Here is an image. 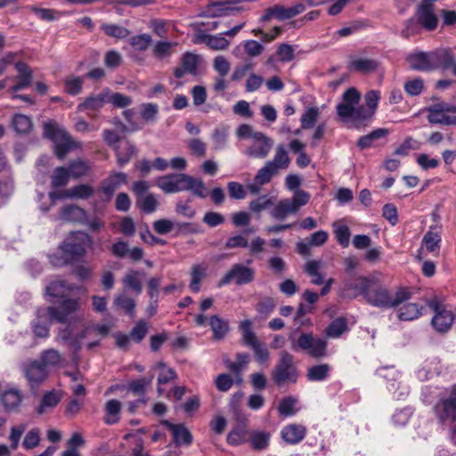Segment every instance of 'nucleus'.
<instances>
[{
	"mask_svg": "<svg viewBox=\"0 0 456 456\" xmlns=\"http://www.w3.org/2000/svg\"><path fill=\"white\" fill-rule=\"evenodd\" d=\"M186 179L187 175L183 173L167 175L157 180V185L165 193H175L184 191Z\"/></svg>",
	"mask_w": 456,
	"mask_h": 456,
	"instance_id": "17",
	"label": "nucleus"
},
{
	"mask_svg": "<svg viewBox=\"0 0 456 456\" xmlns=\"http://www.w3.org/2000/svg\"><path fill=\"white\" fill-rule=\"evenodd\" d=\"M152 43V37L149 34H140L133 36L129 38V44L134 50L138 52H145Z\"/></svg>",
	"mask_w": 456,
	"mask_h": 456,
	"instance_id": "56",
	"label": "nucleus"
},
{
	"mask_svg": "<svg viewBox=\"0 0 456 456\" xmlns=\"http://www.w3.org/2000/svg\"><path fill=\"white\" fill-rule=\"evenodd\" d=\"M278 20H285L291 19L305 11L304 3H297L291 7H284L283 5L277 4Z\"/></svg>",
	"mask_w": 456,
	"mask_h": 456,
	"instance_id": "46",
	"label": "nucleus"
},
{
	"mask_svg": "<svg viewBox=\"0 0 456 456\" xmlns=\"http://www.w3.org/2000/svg\"><path fill=\"white\" fill-rule=\"evenodd\" d=\"M86 217V211L75 205H68L61 208L60 218L68 222H83Z\"/></svg>",
	"mask_w": 456,
	"mask_h": 456,
	"instance_id": "34",
	"label": "nucleus"
},
{
	"mask_svg": "<svg viewBox=\"0 0 456 456\" xmlns=\"http://www.w3.org/2000/svg\"><path fill=\"white\" fill-rule=\"evenodd\" d=\"M159 114V106L156 103L147 102L140 106V115L142 119L147 123H154Z\"/></svg>",
	"mask_w": 456,
	"mask_h": 456,
	"instance_id": "53",
	"label": "nucleus"
},
{
	"mask_svg": "<svg viewBox=\"0 0 456 456\" xmlns=\"http://www.w3.org/2000/svg\"><path fill=\"white\" fill-rule=\"evenodd\" d=\"M267 163L273 167L278 173L280 170H285L290 164V158L284 145L280 144L275 149V153L272 160Z\"/></svg>",
	"mask_w": 456,
	"mask_h": 456,
	"instance_id": "31",
	"label": "nucleus"
},
{
	"mask_svg": "<svg viewBox=\"0 0 456 456\" xmlns=\"http://www.w3.org/2000/svg\"><path fill=\"white\" fill-rule=\"evenodd\" d=\"M379 67V62L374 59L370 58H354L348 65L351 71L360 73H371L374 72Z\"/></svg>",
	"mask_w": 456,
	"mask_h": 456,
	"instance_id": "32",
	"label": "nucleus"
},
{
	"mask_svg": "<svg viewBox=\"0 0 456 456\" xmlns=\"http://www.w3.org/2000/svg\"><path fill=\"white\" fill-rule=\"evenodd\" d=\"M294 351L303 350L313 358H323L327 355V341L314 337L313 333H302L297 342L292 343Z\"/></svg>",
	"mask_w": 456,
	"mask_h": 456,
	"instance_id": "8",
	"label": "nucleus"
},
{
	"mask_svg": "<svg viewBox=\"0 0 456 456\" xmlns=\"http://www.w3.org/2000/svg\"><path fill=\"white\" fill-rule=\"evenodd\" d=\"M319 110L312 107L307 109L301 117V126L303 129H309L314 126L319 117Z\"/></svg>",
	"mask_w": 456,
	"mask_h": 456,
	"instance_id": "63",
	"label": "nucleus"
},
{
	"mask_svg": "<svg viewBox=\"0 0 456 456\" xmlns=\"http://www.w3.org/2000/svg\"><path fill=\"white\" fill-rule=\"evenodd\" d=\"M177 45L176 42L159 40L153 44L151 53L158 61L168 60L173 55L175 47H176Z\"/></svg>",
	"mask_w": 456,
	"mask_h": 456,
	"instance_id": "28",
	"label": "nucleus"
},
{
	"mask_svg": "<svg viewBox=\"0 0 456 456\" xmlns=\"http://www.w3.org/2000/svg\"><path fill=\"white\" fill-rule=\"evenodd\" d=\"M330 370L328 363L314 365L307 370L306 378L312 382L323 381L329 378Z\"/></svg>",
	"mask_w": 456,
	"mask_h": 456,
	"instance_id": "37",
	"label": "nucleus"
},
{
	"mask_svg": "<svg viewBox=\"0 0 456 456\" xmlns=\"http://www.w3.org/2000/svg\"><path fill=\"white\" fill-rule=\"evenodd\" d=\"M114 305L122 309L126 314H128L131 318H134L135 315V302L133 298L126 296L125 294H120L116 296L114 299Z\"/></svg>",
	"mask_w": 456,
	"mask_h": 456,
	"instance_id": "51",
	"label": "nucleus"
},
{
	"mask_svg": "<svg viewBox=\"0 0 456 456\" xmlns=\"http://www.w3.org/2000/svg\"><path fill=\"white\" fill-rule=\"evenodd\" d=\"M248 426L246 421L238 423L228 434L227 443L231 445H239L246 442Z\"/></svg>",
	"mask_w": 456,
	"mask_h": 456,
	"instance_id": "35",
	"label": "nucleus"
},
{
	"mask_svg": "<svg viewBox=\"0 0 456 456\" xmlns=\"http://www.w3.org/2000/svg\"><path fill=\"white\" fill-rule=\"evenodd\" d=\"M11 124L13 130L18 134H27L32 129L30 118L23 114H15Z\"/></svg>",
	"mask_w": 456,
	"mask_h": 456,
	"instance_id": "48",
	"label": "nucleus"
},
{
	"mask_svg": "<svg viewBox=\"0 0 456 456\" xmlns=\"http://www.w3.org/2000/svg\"><path fill=\"white\" fill-rule=\"evenodd\" d=\"M255 275L254 268L241 263L233 264L220 280L218 286L221 287L232 282L239 286L248 284L255 280Z\"/></svg>",
	"mask_w": 456,
	"mask_h": 456,
	"instance_id": "10",
	"label": "nucleus"
},
{
	"mask_svg": "<svg viewBox=\"0 0 456 456\" xmlns=\"http://www.w3.org/2000/svg\"><path fill=\"white\" fill-rule=\"evenodd\" d=\"M22 395L19 390L10 389L5 391L1 397L6 410H13L21 403Z\"/></svg>",
	"mask_w": 456,
	"mask_h": 456,
	"instance_id": "50",
	"label": "nucleus"
},
{
	"mask_svg": "<svg viewBox=\"0 0 456 456\" xmlns=\"http://www.w3.org/2000/svg\"><path fill=\"white\" fill-rule=\"evenodd\" d=\"M249 438L251 446L256 451L265 450L270 443V434L265 431H252Z\"/></svg>",
	"mask_w": 456,
	"mask_h": 456,
	"instance_id": "49",
	"label": "nucleus"
},
{
	"mask_svg": "<svg viewBox=\"0 0 456 456\" xmlns=\"http://www.w3.org/2000/svg\"><path fill=\"white\" fill-rule=\"evenodd\" d=\"M334 234L338 243L343 248H347L350 243L351 232L347 225L344 224H333Z\"/></svg>",
	"mask_w": 456,
	"mask_h": 456,
	"instance_id": "54",
	"label": "nucleus"
},
{
	"mask_svg": "<svg viewBox=\"0 0 456 456\" xmlns=\"http://www.w3.org/2000/svg\"><path fill=\"white\" fill-rule=\"evenodd\" d=\"M62 360L61 354L57 350L48 349L41 354L37 361L49 370V368L56 367L61 364Z\"/></svg>",
	"mask_w": 456,
	"mask_h": 456,
	"instance_id": "44",
	"label": "nucleus"
},
{
	"mask_svg": "<svg viewBox=\"0 0 456 456\" xmlns=\"http://www.w3.org/2000/svg\"><path fill=\"white\" fill-rule=\"evenodd\" d=\"M322 267V262L311 260L305 264V271L312 278V283L321 285L323 283V277L319 272Z\"/></svg>",
	"mask_w": 456,
	"mask_h": 456,
	"instance_id": "55",
	"label": "nucleus"
},
{
	"mask_svg": "<svg viewBox=\"0 0 456 456\" xmlns=\"http://www.w3.org/2000/svg\"><path fill=\"white\" fill-rule=\"evenodd\" d=\"M419 22L427 29L434 30L437 27V17L434 12V5L422 4L419 5L418 12Z\"/></svg>",
	"mask_w": 456,
	"mask_h": 456,
	"instance_id": "27",
	"label": "nucleus"
},
{
	"mask_svg": "<svg viewBox=\"0 0 456 456\" xmlns=\"http://www.w3.org/2000/svg\"><path fill=\"white\" fill-rule=\"evenodd\" d=\"M44 308L37 310V319L33 322V331L39 338H46L49 335V327L54 318L52 315L43 314Z\"/></svg>",
	"mask_w": 456,
	"mask_h": 456,
	"instance_id": "29",
	"label": "nucleus"
},
{
	"mask_svg": "<svg viewBox=\"0 0 456 456\" xmlns=\"http://www.w3.org/2000/svg\"><path fill=\"white\" fill-rule=\"evenodd\" d=\"M436 416L442 422L456 420V393L452 392L447 398L441 399L435 406Z\"/></svg>",
	"mask_w": 456,
	"mask_h": 456,
	"instance_id": "18",
	"label": "nucleus"
},
{
	"mask_svg": "<svg viewBox=\"0 0 456 456\" xmlns=\"http://www.w3.org/2000/svg\"><path fill=\"white\" fill-rule=\"evenodd\" d=\"M361 94L354 87L346 89L342 94V101L336 109L338 118L343 122H350L353 127L360 129L370 123V114L364 105L360 104Z\"/></svg>",
	"mask_w": 456,
	"mask_h": 456,
	"instance_id": "1",
	"label": "nucleus"
},
{
	"mask_svg": "<svg viewBox=\"0 0 456 456\" xmlns=\"http://www.w3.org/2000/svg\"><path fill=\"white\" fill-rule=\"evenodd\" d=\"M436 59V69H452L453 74L456 76V61L452 53L447 50L435 51Z\"/></svg>",
	"mask_w": 456,
	"mask_h": 456,
	"instance_id": "42",
	"label": "nucleus"
},
{
	"mask_svg": "<svg viewBox=\"0 0 456 456\" xmlns=\"http://www.w3.org/2000/svg\"><path fill=\"white\" fill-rule=\"evenodd\" d=\"M101 29L108 37L116 39H125L130 35V31L126 28L114 23H102Z\"/></svg>",
	"mask_w": 456,
	"mask_h": 456,
	"instance_id": "45",
	"label": "nucleus"
},
{
	"mask_svg": "<svg viewBox=\"0 0 456 456\" xmlns=\"http://www.w3.org/2000/svg\"><path fill=\"white\" fill-rule=\"evenodd\" d=\"M423 307L416 303H409L398 309V318L402 321H412L421 315Z\"/></svg>",
	"mask_w": 456,
	"mask_h": 456,
	"instance_id": "41",
	"label": "nucleus"
},
{
	"mask_svg": "<svg viewBox=\"0 0 456 456\" xmlns=\"http://www.w3.org/2000/svg\"><path fill=\"white\" fill-rule=\"evenodd\" d=\"M67 169L69 172V176L77 179L86 175L90 169V165L87 161L78 159L70 162Z\"/></svg>",
	"mask_w": 456,
	"mask_h": 456,
	"instance_id": "62",
	"label": "nucleus"
},
{
	"mask_svg": "<svg viewBox=\"0 0 456 456\" xmlns=\"http://www.w3.org/2000/svg\"><path fill=\"white\" fill-rule=\"evenodd\" d=\"M199 66V55L191 52L184 53L181 57V66L174 69V76L182 78L185 74L196 75Z\"/></svg>",
	"mask_w": 456,
	"mask_h": 456,
	"instance_id": "20",
	"label": "nucleus"
},
{
	"mask_svg": "<svg viewBox=\"0 0 456 456\" xmlns=\"http://www.w3.org/2000/svg\"><path fill=\"white\" fill-rule=\"evenodd\" d=\"M22 370L31 388L37 387L46 380L49 375V370L37 360L24 364Z\"/></svg>",
	"mask_w": 456,
	"mask_h": 456,
	"instance_id": "15",
	"label": "nucleus"
},
{
	"mask_svg": "<svg viewBox=\"0 0 456 456\" xmlns=\"http://www.w3.org/2000/svg\"><path fill=\"white\" fill-rule=\"evenodd\" d=\"M379 99H380V93L376 90L369 91L364 95V100H365V104H366L364 106L365 111L367 112V114L368 113L370 114V121L371 120V118H373V116L376 112Z\"/></svg>",
	"mask_w": 456,
	"mask_h": 456,
	"instance_id": "59",
	"label": "nucleus"
},
{
	"mask_svg": "<svg viewBox=\"0 0 456 456\" xmlns=\"http://www.w3.org/2000/svg\"><path fill=\"white\" fill-rule=\"evenodd\" d=\"M57 304L56 306H47L44 308V314L52 315L54 321L60 323H64L69 320V317L76 313L79 308V300L77 298L63 297L61 300L51 301Z\"/></svg>",
	"mask_w": 456,
	"mask_h": 456,
	"instance_id": "9",
	"label": "nucleus"
},
{
	"mask_svg": "<svg viewBox=\"0 0 456 456\" xmlns=\"http://www.w3.org/2000/svg\"><path fill=\"white\" fill-rule=\"evenodd\" d=\"M378 282V274L371 273L368 276H356L344 281L342 295L345 297L355 298L362 296L366 298L370 289Z\"/></svg>",
	"mask_w": 456,
	"mask_h": 456,
	"instance_id": "7",
	"label": "nucleus"
},
{
	"mask_svg": "<svg viewBox=\"0 0 456 456\" xmlns=\"http://www.w3.org/2000/svg\"><path fill=\"white\" fill-rule=\"evenodd\" d=\"M43 134L53 142L56 156L62 159L71 149L75 147V142L69 134L54 120L45 122Z\"/></svg>",
	"mask_w": 456,
	"mask_h": 456,
	"instance_id": "5",
	"label": "nucleus"
},
{
	"mask_svg": "<svg viewBox=\"0 0 456 456\" xmlns=\"http://www.w3.org/2000/svg\"><path fill=\"white\" fill-rule=\"evenodd\" d=\"M271 375L273 381L278 387L297 383L299 371L295 364L294 356L287 351H281Z\"/></svg>",
	"mask_w": 456,
	"mask_h": 456,
	"instance_id": "3",
	"label": "nucleus"
},
{
	"mask_svg": "<svg viewBox=\"0 0 456 456\" xmlns=\"http://www.w3.org/2000/svg\"><path fill=\"white\" fill-rule=\"evenodd\" d=\"M83 84V77L69 76L64 80V91L70 95H77L82 92Z\"/></svg>",
	"mask_w": 456,
	"mask_h": 456,
	"instance_id": "57",
	"label": "nucleus"
},
{
	"mask_svg": "<svg viewBox=\"0 0 456 456\" xmlns=\"http://www.w3.org/2000/svg\"><path fill=\"white\" fill-rule=\"evenodd\" d=\"M15 68L18 71V82L10 88L12 94L30 86L33 80L32 70L26 63L18 61L15 63Z\"/></svg>",
	"mask_w": 456,
	"mask_h": 456,
	"instance_id": "24",
	"label": "nucleus"
},
{
	"mask_svg": "<svg viewBox=\"0 0 456 456\" xmlns=\"http://www.w3.org/2000/svg\"><path fill=\"white\" fill-rule=\"evenodd\" d=\"M297 400L293 396L284 397L278 406V411L281 416L289 417L294 415L297 409L296 408Z\"/></svg>",
	"mask_w": 456,
	"mask_h": 456,
	"instance_id": "58",
	"label": "nucleus"
},
{
	"mask_svg": "<svg viewBox=\"0 0 456 456\" xmlns=\"http://www.w3.org/2000/svg\"><path fill=\"white\" fill-rule=\"evenodd\" d=\"M251 141L244 154L253 159L266 158L273 146V141L261 132H256Z\"/></svg>",
	"mask_w": 456,
	"mask_h": 456,
	"instance_id": "14",
	"label": "nucleus"
},
{
	"mask_svg": "<svg viewBox=\"0 0 456 456\" xmlns=\"http://www.w3.org/2000/svg\"><path fill=\"white\" fill-rule=\"evenodd\" d=\"M209 325L213 331V338L216 340L223 339L229 331L228 322L221 319L218 315L210 317Z\"/></svg>",
	"mask_w": 456,
	"mask_h": 456,
	"instance_id": "40",
	"label": "nucleus"
},
{
	"mask_svg": "<svg viewBox=\"0 0 456 456\" xmlns=\"http://www.w3.org/2000/svg\"><path fill=\"white\" fill-rule=\"evenodd\" d=\"M434 52H418L410 54L407 61L410 68L418 71H431L436 69V59Z\"/></svg>",
	"mask_w": 456,
	"mask_h": 456,
	"instance_id": "16",
	"label": "nucleus"
},
{
	"mask_svg": "<svg viewBox=\"0 0 456 456\" xmlns=\"http://www.w3.org/2000/svg\"><path fill=\"white\" fill-rule=\"evenodd\" d=\"M428 305L435 314L431 321L434 329L440 333L448 331L454 320L452 313L436 299L429 301Z\"/></svg>",
	"mask_w": 456,
	"mask_h": 456,
	"instance_id": "12",
	"label": "nucleus"
},
{
	"mask_svg": "<svg viewBox=\"0 0 456 456\" xmlns=\"http://www.w3.org/2000/svg\"><path fill=\"white\" fill-rule=\"evenodd\" d=\"M184 191H190L194 196L201 199H205L208 195L203 181L189 175H187Z\"/></svg>",
	"mask_w": 456,
	"mask_h": 456,
	"instance_id": "38",
	"label": "nucleus"
},
{
	"mask_svg": "<svg viewBox=\"0 0 456 456\" xmlns=\"http://www.w3.org/2000/svg\"><path fill=\"white\" fill-rule=\"evenodd\" d=\"M157 366L161 370L158 377V392L159 395H162L164 393V390L160 386L175 379L176 378V375L173 369L167 368L163 362H159Z\"/></svg>",
	"mask_w": 456,
	"mask_h": 456,
	"instance_id": "60",
	"label": "nucleus"
},
{
	"mask_svg": "<svg viewBox=\"0 0 456 456\" xmlns=\"http://www.w3.org/2000/svg\"><path fill=\"white\" fill-rule=\"evenodd\" d=\"M441 236L438 232H434L433 227L428 231L423 239L422 244L427 248L429 252L438 251L440 248Z\"/></svg>",
	"mask_w": 456,
	"mask_h": 456,
	"instance_id": "52",
	"label": "nucleus"
},
{
	"mask_svg": "<svg viewBox=\"0 0 456 456\" xmlns=\"http://www.w3.org/2000/svg\"><path fill=\"white\" fill-rule=\"evenodd\" d=\"M62 398V395L59 391L52 390L46 392L38 406L37 407V412L38 414H44L50 411H52L54 407H56Z\"/></svg>",
	"mask_w": 456,
	"mask_h": 456,
	"instance_id": "30",
	"label": "nucleus"
},
{
	"mask_svg": "<svg viewBox=\"0 0 456 456\" xmlns=\"http://www.w3.org/2000/svg\"><path fill=\"white\" fill-rule=\"evenodd\" d=\"M121 410V403L118 400L111 399L106 403L104 418L105 423L111 425L119 420V413Z\"/></svg>",
	"mask_w": 456,
	"mask_h": 456,
	"instance_id": "43",
	"label": "nucleus"
},
{
	"mask_svg": "<svg viewBox=\"0 0 456 456\" xmlns=\"http://www.w3.org/2000/svg\"><path fill=\"white\" fill-rule=\"evenodd\" d=\"M92 238L85 232H71L64 240L61 249L69 260H78L85 256L92 244Z\"/></svg>",
	"mask_w": 456,
	"mask_h": 456,
	"instance_id": "6",
	"label": "nucleus"
},
{
	"mask_svg": "<svg viewBox=\"0 0 456 456\" xmlns=\"http://www.w3.org/2000/svg\"><path fill=\"white\" fill-rule=\"evenodd\" d=\"M69 172L66 167H56L51 176V183L53 188L65 186L69 180Z\"/></svg>",
	"mask_w": 456,
	"mask_h": 456,
	"instance_id": "61",
	"label": "nucleus"
},
{
	"mask_svg": "<svg viewBox=\"0 0 456 456\" xmlns=\"http://www.w3.org/2000/svg\"><path fill=\"white\" fill-rule=\"evenodd\" d=\"M388 131L385 128L375 129L370 134L360 137L357 141V146L361 150L368 149L371 147L374 141L385 137Z\"/></svg>",
	"mask_w": 456,
	"mask_h": 456,
	"instance_id": "47",
	"label": "nucleus"
},
{
	"mask_svg": "<svg viewBox=\"0 0 456 456\" xmlns=\"http://www.w3.org/2000/svg\"><path fill=\"white\" fill-rule=\"evenodd\" d=\"M246 0L217 1L209 3L201 13L203 17L215 18L227 16L234 12H242L246 7L240 5Z\"/></svg>",
	"mask_w": 456,
	"mask_h": 456,
	"instance_id": "11",
	"label": "nucleus"
},
{
	"mask_svg": "<svg viewBox=\"0 0 456 456\" xmlns=\"http://www.w3.org/2000/svg\"><path fill=\"white\" fill-rule=\"evenodd\" d=\"M240 329L242 332V341L245 345L254 348L262 343L252 330V322L248 319L243 320L240 323Z\"/></svg>",
	"mask_w": 456,
	"mask_h": 456,
	"instance_id": "36",
	"label": "nucleus"
},
{
	"mask_svg": "<svg viewBox=\"0 0 456 456\" xmlns=\"http://www.w3.org/2000/svg\"><path fill=\"white\" fill-rule=\"evenodd\" d=\"M428 119L431 124H440L445 126L456 125V106L445 104H435L428 109Z\"/></svg>",
	"mask_w": 456,
	"mask_h": 456,
	"instance_id": "13",
	"label": "nucleus"
},
{
	"mask_svg": "<svg viewBox=\"0 0 456 456\" xmlns=\"http://www.w3.org/2000/svg\"><path fill=\"white\" fill-rule=\"evenodd\" d=\"M108 88L103 89L97 94L87 96L81 103L77 105L78 111H98L106 103H108Z\"/></svg>",
	"mask_w": 456,
	"mask_h": 456,
	"instance_id": "23",
	"label": "nucleus"
},
{
	"mask_svg": "<svg viewBox=\"0 0 456 456\" xmlns=\"http://www.w3.org/2000/svg\"><path fill=\"white\" fill-rule=\"evenodd\" d=\"M305 428L300 424L287 425L281 431L282 439L289 444L300 443L305 438Z\"/></svg>",
	"mask_w": 456,
	"mask_h": 456,
	"instance_id": "25",
	"label": "nucleus"
},
{
	"mask_svg": "<svg viewBox=\"0 0 456 456\" xmlns=\"http://www.w3.org/2000/svg\"><path fill=\"white\" fill-rule=\"evenodd\" d=\"M94 193V189L88 184H79L64 191L50 192V199L53 201L64 198L69 199H88Z\"/></svg>",
	"mask_w": 456,
	"mask_h": 456,
	"instance_id": "21",
	"label": "nucleus"
},
{
	"mask_svg": "<svg viewBox=\"0 0 456 456\" xmlns=\"http://www.w3.org/2000/svg\"><path fill=\"white\" fill-rule=\"evenodd\" d=\"M411 293L404 288L399 289L395 294H392L386 287L378 282L370 289L366 294L365 301L372 306L379 308H393L408 300Z\"/></svg>",
	"mask_w": 456,
	"mask_h": 456,
	"instance_id": "2",
	"label": "nucleus"
},
{
	"mask_svg": "<svg viewBox=\"0 0 456 456\" xmlns=\"http://www.w3.org/2000/svg\"><path fill=\"white\" fill-rule=\"evenodd\" d=\"M161 424L167 428L173 435L174 441L176 444H191L192 442V436L190 431L182 424L175 425L169 420H162Z\"/></svg>",
	"mask_w": 456,
	"mask_h": 456,
	"instance_id": "26",
	"label": "nucleus"
},
{
	"mask_svg": "<svg viewBox=\"0 0 456 456\" xmlns=\"http://www.w3.org/2000/svg\"><path fill=\"white\" fill-rule=\"evenodd\" d=\"M310 200V194L303 190H297L291 198L279 200L271 209V216L277 221H283L290 215H296Z\"/></svg>",
	"mask_w": 456,
	"mask_h": 456,
	"instance_id": "4",
	"label": "nucleus"
},
{
	"mask_svg": "<svg viewBox=\"0 0 456 456\" xmlns=\"http://www.w3.org/2000/svg\"><path fill=\"white\" fill-rule=\"evenodd\" d=\"M128 182L127 175L122 172H113L101 183V191L107 197H111L113 193L122 185Z\"/></svg>",
	"mask_w": 456,
	"mask_h": 456,
	"instance_id": "22",
	"label": "nucleus"
},
{
	"mask_svg": "<svg viewBox=\"0 0 456 456\" xmlns=\"http://www.w3.org/2000/svg\"><path fill=\"white\" fill-rule=\"evenodd\" d=\"M115 151L120 167L128 163L136 153L135 146L129 141H126L122 146L115 148Z\"/></svg>",
	"mask_w": 456,
	"mask_h": 456,
	"instance_id": "39",
	"label": "nucleus"
},
{
	"mask_svg": "<svg viewBox=\"0 0 456 456\" xmlns=\"http://www.w3.org/2000/svg\"><path fill=\"white\" fill-rule=\"evenodd\" d=\"M279 173L271 167L267 162L257 171L254 177V182L248 184V189L253 195L260 193L261 187L269 183L273 177L278 175Z\"/></svg>",
	"mask_w": 456,
	"mask_h": 456,
	"instance_id": "19",
	"label": "nucleus"
},
{
	"mask_svg": "<svg viewBox=\"0 0 456 456\" xmlns=\"http://www.w3.org/2000/svg\"><path fill=\"white\" fill-rule=\"evenodd\" d=\"M137 203L141 209L146 214L153 213L159 206V201L153 194H147L143 196L137 200Z\"/></svg>",
	"mask_w": 456,
	"mask_h": 456,
	"instance_id": "64",
	"label": "nucleus"
},
{
	"mask_svg": "<svg viewBox=\"0 0 456 456\" xmlns=\"http://www.w3.org/2000/svg\"><path fill=\"white\" fill-rule=\"evenodd\" d=\"M74 286L67 283L65 281L56 280L46 286V294L52 297L62 299L67 297V293L73 290Z\"/></svg>",
	"mask_w": 456,
	"mask_h": 456,
	"instance_id": "33",
	"label": "nucleus"
}]
</instances>
